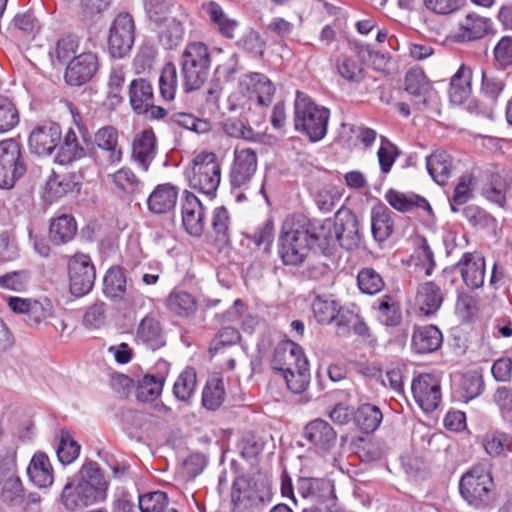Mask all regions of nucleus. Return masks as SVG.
<instances>
[{
  "label": "nucleus",
  "instance_id": "nucleus-3",
  "mask_svg": "<svg viewBox=\"0 0 512 512\" xmlns=\"http://www.w3.org/2000/svg\"><path fill=\"white\" fill-rule=\"evenodd\" d=\"M459 491L470 506L475 508L489 506L496 494L490 466L487 463L472 466L461 476Z\"/></svg>",
  "mask_w": 512,
  "mask_h": 512
},
{
  "label": "nucleus",
  "instance_id": "nucleus-21",
  "mask_svg": "<svg viewBox=\"0 0 512 512\" xmlns=\"http://www.w3.org/2000/svg\"><path fill=\"white\" fill-rule=\"evenodd\" d=\"M457 269L466 286L470 289H479L484 285L486 265L482 253L466 252L456 263Z\"/></svg>",
  "mask_w": 512,
  "mask_h": 512
},
{
  "label": "nucleus",
  "instance_id": "nucleus-19",
  "mask_svg": "<svg viewBox=\"0 0 512 512\" xmlns=\"http://www.w3.org/2000/svg\"><path fill=\"white\" fill-rule=\"evenodd\" d=\"M182 224L187 233L199 237L205 229V208L199 198L185 190L181 205Z\"/></svg>",
  "mask_w": 512,
  "mask_h": 512
},
{
  "label": "nucleus",
  "instance_id": "nucleus-54",
  "mask_svg": "<svg viewBox=\"0 0 512 512\" xmlns=\"http://www.w3.org/2000/svg\"><path fill=\"white\" fill-rule=\"evenodd\" d=\"M171 121L197 134H205L212 129V124L209 120L200 119L192 114L184 112L173 113L171 115Z\"/></svg>",
  "mask_w": 512,
  "mask_h": 512
},
{
  "label": "nucleus",
  "instance_id": "nucleus-17",
  "mask_svg": "<svg viewBox=\"0 0 512 512\" xmlns=\"http://www.w3.org/2000/svg\"><path fill=\"white\" fill-rule=\"evenodd\" d=\"M304 230H307L306 236L311 249L321 253H327L336 245V236L333 232V223L331 219L318 220L307 219L304 216H298Z\"/></svg>",
  "mask_w": 512,
  "mask_h": 512
},
{
  "label": "nucleus",
  "instance_id": "nucleus-41",
  "mask_svg": "<svg viewBox=\"0 0 512 512\" xmlns=\"http://www.w3.org/2000/svg\"><path fill=\"white\" fill-rule=\"evenodd\" d=\"M77 232V224L72 216L61 215L51 221L49 238L56 244H66L71 241Z\"/></svg>",
  "mask_w": 512,
  "mask_h": 512
},
{
  "label": "nucleus",
  "instance_id": "nucleus-10",
  "mask_svg": "<svg viewBox=\"0 0 512 512\" xmlns=\"http://www.w3.org/2000/svg\"><path fill=\"white\" fill-rule=\"evenodd\" d=\"M349 52L342 53L336 60V69L341 78L351 83H360L364 79V60L370 56L369 45L359 41L349 42Z\"/></svg>",
  "mask_w": 512,
  "mask_h": 512
},
{
  "label": "nucleus",
  "instance_id": "nucleus-26",
  "mask_svg": "<svg viewBox=\"0 0 512 512\" xmlns=\"http://www.w3.org/2000/svg\"><path fill=\"white\" fill-rule=\"evenodd\" d=\"M178 188L170 183L157 185L147 198V206L151 213L161 215L170 212L176 206Z\"/></svg>",
  "mask_w": 512,
  "mask_h": 512
},
{
  "label": "nucleus",
  "instance_id": "nucleus-58",
  "mask_svg": "<svg viewBox=\"0 0 512 512\" xmlns=\"http://www.w3.org/2000/svg\"><path fill=\"white\" fill-rule=\"evenodd\" d=\"M400 155L397 146L385 137H381V145L377 151L378 163L383 174H388Z\"/></svg>",
  "mask_w": 512,
  "mask_h": 512
},
{
  "label": "nucleus",
  "instance_id": "nucleus-38",
  "mask_svg": "<svg viewBox=\"0 0 512 512\" xmlns=\"http://www.w3.org/2000/svg\"><path fill=\"white\" fill-rule=\"evenodd\" d=\"M386 201L396 210L405 213L411 211L413 208H421L423 210L432 212L429 202L416 194H405L396 190L390 189L385 195Z\"/></svg>",
  "mask_w": 512,
  "mask_h": 512
},
{
  "label": "nucleus",
  "instance_id": "nucleus-13",
  "mask_svg": "<svg viewBox=\"0 0 512 512\" xmlns=\"http://www.w3.org/2000/svg\"><path fill=\"white\" fill-rule=\"evenodd\" d=\"M256 170V152L250 148L236 149L229 173L232 190L247 189Z\"/></svg>",
  "mask_w": 512,
  "mask_h": 512
},
{
  "label": "nucleus",
  "instance_id": "nucleus-28",
  "mask_svg": "<svg viewBox=\"0 0 512 512\" xmlns=\"http://www.w3.org/2000/svg\"><path fill=\"white\" fill-rule=\"evenodd\" d=\"M129 102L136 114H144L154 102L152 83L145 78L133 79L129 84Z\"/></svg>",
  "mask_w": 512,
  "mask_h": 512
},
{
  "label": "nucleus",
  "instance_id": "nucleus-30",
  "mask_svg": "<svg viewBox=\"0 0 512 512\" xmlns=\"http://www.w3.org/2000/svg\"><path fill=\"white\" fill-rule=\"evenodd\" d=\"M157 374H147L139 381L137 393L142 400H153L162 392L169 363L163 359L156 363Z\"/></svg>",
  "mask_w": 512,
  "mask_h": 512
},
{
  "label": "nucleus",
  "instance_id": "nucleus-51",
  "mask_svg": "<svg viewBox=\"0 0 512 512\" xmlns=\"http://www.w3.org/2000/svg\"><path fill=\"white\" fill-rule=\"evenodd\" d=\"M178 87V73L175 64L166 63L159 77V89L163 99L171 101L175 98Z\"/></svg>",
  "mask_w": 512,
  "mask_h": 512
},
{
  "label": "nucleus",
  "instance_id": "nucleus-45",
  "mask_svg": "<svg viewBox=\"0 0 512 512\" xmlns=\"http://www.w3.org/2000/svg\"><path fill=\"white\" fill-rule=\"evenodd\" d=\"M184 34L185 29L179 20L176 18L166 19L159 30V41L165 49L171 50L182 43Z\"/></svg>",
  "mask_w": 512,
  "mask_h": 512
},
{
  "label": "nucleus",
  "instance_id": "nucleus-52",
  "mask_svg": "<svg viewBox=\"0 0 512 512\" xmlns=\"http://www.w3.org/2000/svg\"><path fill=\"white\" fill-rule=\"evenodd\" d=\"M80 448V445L72 438L68 431L61 430L56 452L58 460L63 465L74 462L79 456Z\"/></svg>",
  "mask_w": 512,
  "mask_h": 512
},
{
  "label": "nucleus",
  "instance_id": "nucleus-36",
  "mask_svg": "<svg viewBox=\"0 0 512 512\" xmlns=\"http://www.w3.org/2000/svg\"><path fill=\"white\" fill-rule=\"evenodd\" d=\"M31 482L39 488H47L53 484V468L48 456L42 452L34 454L27 468Z\"/></svg>",
  "mask_w": 512,
  "mask_h": 512
},
{
  "label": "nucleus",
  "instance_id": "nucleus-34",
  "mask_svg": "<svg viewBox=\"0 0 512 512\" xmlns=\"http://www.w3.org/2000/svg\"><path fill=\"white\" fill-rule=\"evenodd\" d=\"M83 142L84 139H79L75 131L69 129L57 147L59 149L55 161L61 165H67L85 157L86 149Z\"/></svg>",
  "mask_w": 512,
  "mask_h": 512
},
{
  "label": "nucleus",
  "instance_id": "nucleus-43",
  "mask_svg": "<svg viewBox=\"0 0 512 512\" xmlns=\"http://www.w3.org/2000/svg\"><path fill=\"white\" fill-rule=\"evenodd\" d=\"M168 309L181 317H190L197 310L194 296L183 290H173L167 298Z\"/></svg>",
  "mask_w": 512,
  "mask_h": 512
},
{
  "label": "nucleus",
  "instance_id": "nucleus-61",
  "mask_svg": "<svg viewBox=\"0 0 512 512\" xmlns=\"http://www.w3.org/2000/svg\"><path fill=\"white\" fill-rule=\"evenodd\" d=\"M240 455L247 461H255L264 449V443L260 437L254 434H245L239 444Z\"/></svg>",
  "mask_w": 512,
  "mask_h": 512
},
{
  "label": "nucleus",
  "instance_id": "nucleus-20",
  "mask_svg": "<svg viewBox=\"0 0 512 512\" xmlns=\"http://www.w3.org/2000/svg\"><path fill=\"white\" fill-rule=\"evenodd\" d=\"M405 90L411 95L417 109L421 111L425 110L435 97L431 82L419 68H412L406 73Z\"/></svg>",
  "mask_w": 512,
  "mask_h": 512
},
{
  "label": "nucleus",
  "instance_id": "nucleus-1",
  "mask_svg": "<svg viewBox=\"0 0 512 512\" xmlns=\"http://www.w3.org/2000/svg\"><path fill=\"white\" fill-rule=\"evenodd\" d=\"M108 481L98 463L89 461L81 467L79 479L68 482L62 491L63 505L71 511L85 509L107 497Z\"/></svg>",
  "mask_w": 512,
  "mask_h": 512
},
{
  "label": "nucleus",
  "instance_id": "nucleus-39",
  "mask_svg": "<svg viewBox=\"0 0 512 512\" xmlns=\"http://www.w3.org/2000/svg\"><path fill=\"white\" fill-rule=\"evenodd\" d=\"M427 171L439 185L446 183L451 174L452 159L446 151H435L426 158Z\"/></svg>",
  "mask_w": 512,
  "mask_h": 512
},
{
  "label": "nucleus",
  "instance_id": "nucleus-22",
  "mask_svg": "<svg viewBox=\"0 0 512 512\" xmlns=\"http://www.w3.org/2000/svg\"><path fill=\"white\" fill-rule=\"evenodd\" d=\"M472 71L469 67L461 65L452 76L449 88V97L452 103L462 105L467 101V109L475 113H484L478 102L469 99L471 94Z\"/></svg>",
  "mask_w": 512,
  "mask_h": 512
},
{
  "label": "nucleus",
  "instance_id": "nucleus-14",
  "mask_svg": "<svg viewBox=\"0 0 512 512\" xmlns=\"http://www.w3.org/2000/svg\"><path fill=\"white\" fill-rule=\"evenodd\" d=\"M332 223L336 243H339L341 247L347 250H352L359 246L361 242L359 222L357 216L350 209L340 208L336 212Z\"/></svg>",
  "mask_w": 512,
  "mask_h": 512
},
{
  "label": "nucleus",
  "instance_id": "nucleus-48",
  "mask_svg": "<svg viewBox=\"0 0 512 512\" xmlns=\"http://www.w3.org/2000/svg\"><path fill=\"white\" fill-rule=\"evenodd\" d=\"M224 382L220 378H212L207 381L202 392V405L211 411L217 410L224 402Z\"/></svg>",
  "mask_w": 512,
  "mask_h": 512
},
{
  "label": "nucleus",
  "instance_id": "nucleus-46",
  "mask_svg": "<svg viewBox=\"0 0 512 512\" xmlns=\"http://www.w3.org/2000/svg\"><path fill=\"white\" fill-rule=\"evenodd\" d=\"M382 419V412L372 404L360 406L355 415L356 424L364 433L374 432L381 424Z\"/></svg>",
  "mask_w": 512,
  "mask_h": 512
},
{
  "label": "nucleus",
  "instance_id": "nucleus-42",
  "mask_svg": "<svg viewBox=\"0 0 512 512\" xmlns=\"http://www.w3.org/2000/svg\"><path fill=\"white\" fill-rule=\"evenodd\" d=\"M127 288V280L119 266L109 268L103 279V292L112 300L123 299Z\"/></svg>",
  "mask_w": 512,
  "mask_h": 512
},
{
  "label": "nucleus",
  "instance_id": "nucleus-23",
  "mask_svg": "<svg viewBox=\"0 0 512 512\" xmlns=\"http://www.w3.org/2000/svg\"><path fill=\"white\" fill-rule=\"evenodd\" d=\"M157 154V139L152 129L136 134L132 141L131 160L142 171L147 172Z\"/></svg>",
  "mask_w": 512,
  "mask_h": 512
},
{
  "label": "nucleus",
  "instance_id": "nucleus-2",
  "mask_svg": "<svg viewBox=\"0 0 512 512\" xmlns=\"http://www.w3.org/2000/svg\"><path fill=\"white\" fill-rule=\"evenodd\" d=\"M329 118V109L316 104L306 93L296 91L293 116L296 131L306 135L311 142H318L327 134Z\"/></svg>",
  "mask_w": 512,
  "mask_h": 512
},
{
  "label": "nucleus",
  "instance_id": "nucleus-32",
  "mask_svg": "<svg viewBox=\"0 0 512 512\" xmlns=\"http://www.w3.org/2000/svg\"><path fill=\"white\" fill-rule=\"evenodd\" d=\"M395 214L385 205L379 204L371 210V232L375 241H386L394 231Z\"/></svg>",
  "mask_w": 512,
  "mask_h": 512
},
{
  "label": "nucleus",
  "instance_id": "nucleus-47",
  "mask_svg": "<svg viewBox=\"0 0 512 512\" xmlns=\"http://www.w3.org/2000/svg\"><path fill=\"white\" fill-rule=\"evenodd\" d=\"M338 309V302L329 297L316 296L312 302L314 318L322 325L331 324L337 316Z\"/></svg>",
  "mask_w": 512,
  "mask_h": 512
},
{
  "label": "nucleus",
  "instance_id": "nucleus-57",
  "mask_svg": "<svg viewBox=\"0 0 512 512\" xmlns=\"http://www.w3.org/2000/svg\"><path fill=\"white\" fill-rule=\"evenodd\" d=\"M19 123V113L14 103L0 96V133L12 130Z\"/></svg>",
  "mask_w": 512,
  "mask_h": 512
},
{
  "label": "nucleus",
  "instance_id": "nucleus-49",
  "mask_svg": "<svg viewBox=\"0 0 512 512\" xmlns=\"http://www.w3.org/2000/svg\"><path fill=\"white\" fill-rule=\"evenodd\" d=\"M484 390L483 377L477 372L465 373L459 383V396L468 402L480 396Z\"/></svg>",
  "mask_w": 512,
  "mask_h": 512
},
{
  "label": "nucleus",
  "instance_id": "nucleus-18",
  "mask_svg": "<svg viewBox=\"0 0 512 512\" xmlns=\"http://www.w3.org/2000/svg\"><path fill=\"white\" fill-rule=\"evenodd\" d=\"M296 489L303 507H321L333 493V485L329 480L315 477H299Z\"/></svg>",
  "mask_w": 512,
  "mask_h": 512
},
{
  "label": "nucleus",
  "instance_id": "nucleus-40",
  "mask_svg": "<svg viewBox=\"0 0 512 512\" xmlns=\"http://www.w3.org/2000/svg\"><path fill=\"white\" fill-rule=\"evenodd\" d=\"M302 352V347L291 340L280 342L274 349L271 368L279 374L288 371L287 366L291 365V361H294L298 356L297 354Z\"/></svg>",
  "mask_w": 512,
  "mask_h": 512
},
{
  "label": "nucleus",
  "instance_id": "nucleus-5",
  "mask_svg": "<svg viewBox=\"0 0 512 512\" xmlns=\"http://www.w3.org/2000/svg\"><path fill=\"white\" fill-rule=\"evenodd\" d=\"M306 233L298 216L284 221L278 239V255L284 265L298 266L308 257L312 249Z\"/></svg>",
  "mask_w": 512,
  "mask_h": 512
},
{
  "label": "nucleus",
  "instance_id": "nucleus-50",
  "mask_svg": "<svg viewBox=\"0 0 512 512\" xmlns=\"http://www.w3.org/2000/svg\"><path fill=\"white\" fill-rule=\"evenodd\" d=\"M357 285L362 293L375 295L383 290L385 282L375 269L366 267L358 272Z\"/></svg>",
  "mask_w": 512,
  "mask_h": 512
},
{
  "label": "nucleus",
  "instance_id": "nucleus-9",
  "mask_svg": "<svg viewBox=\"0 0 512 512\" xmlns=\"http://www.w3.org/2000/svg\"><path fill=\"white\" fill-rule=\"evenodd\" d=\"M69 288L76 297L88 294L95 282V266L89 255L76 253L68 261Z\"/></svg>",
  "mask_w": 512,
  "mask_h": 512
},
{
  "label": "nucleus",
  "instance_id": "nucleus-29",
  "mask_svg": "<svg viewBox=\"0 0 512 512\" xmlns=\"http://www.w3.org/2000/svg\"><path fill=\"white\" fill-rule=\"evenodd\" d=\"M490 28L491 21L489 18L475 13L467 14L459 21L455 39L458 42L474 41L485 36Z\"/></svg>",
  "mask_w": 512,
  "mask_h": 512
},
{
  "label": "nucleus",
  "instance_id": "nucleus-31",
  "mask_svg": "<svg viewBox=\"0 0 512 512\" xmlns=\"http://www.w3.org/2000/svg\"><path fill=\"white\" fill-rule=\"evenodd\" d=\"M372 310L380 324L386 327H397L402 322L400 303L391 295L377 298L372 304Z\"/></svg>",
  "mask_w": 512,
  "mask_h": 512
},
{
  "label": "nucleus",
  "instance_id": "nucleus-59",
  "mask_svg": "<svg viewBox=\"0 0 512 512\" xmlns=\"http://www.w3.org/2000/svg\"><path fill=\"white\" fill-rule=\"evenodd\" d=\"M230 217L224 206L217 207L212 213L211 226L217 241L226 243L229 241Z\"/></svg>",
  "mask_w": 512,
  "mask_h": 512
},
{
  "label": "nucleus",
  "instance_id": "nucleus-12",
  "mask_svg": "<svg viewBox=\"0 0 512 512\" xmlns=\"http://www.w3.org/2000/svg\"><path fill=\"white\" fill-rule=\"evenodd\" d=\"M62 131L58 123L45 121L36 125L28 137V146L32 154L50 156L59 146Z\"/></svg>",
  "mask_w": 512,
  "mask_h": 512
},
{
  "label": "nucleus",
  "instance_id": "nucleus-27",
  "mask_svg": "<svg viewBox=\"0 0 512 512\" xmlns=\"http://www.w3.org/2000/svg\"><path fill=\"white\" fill-rule=\"evenodd\" d=\"M304 437L320 450L328 451L336 443V432L323 419L310 421L304 428Z\"/></svg>",
  "mask_w": 512,
  "mask_h": 512
},
{
  "label": "nucleus",
  "instance_id": "nucleus-7",
  "mask_svg": "<svg viewBox=\"0 0 512 512\" xmlns=\"http://www.w3.org/2000/svg\"><path fill=\"white\" fill-rule=\"evenodd\" d=\"M135 22L128 12H120L113 19L108 33V52L113 58L129 55L135 41Z\"/></svg>",
  "mask_w": 512,
  "mask_h": 512
},
{
  "label": "nucleus",
  "instance_id": "nucleus-62",
  "mask_svg": "<svg viewBox=\"0 0 512 512\" xmlns=\"http://www.w3.org/2000/svg\"><path fill=\"white\" fill-rule=\"evenodd\" d=\"M238 47L253 56H262L265 49V42L260 34L253 30H247L237 41Z\"/></svg>",
  "mask_w": 512,
  "mask_h": 512
},
{
  "label": "nucleus",
  "instance_id": "nucleus-53",
  "mask_svg": "<svg viewBox=\"0 0 512 512\" xmlns=\"http://www.w3.org/2000/svg\"><path fill=\"white\" fill-rule=\"evenodd\" d=\"M512 438L503 432L494 431L485 435L483 446L485 451L493 457L500 456L511 450Z\"/></svg>",
  "mask_w": 512,
  "mask_h": 512
},
{
  "label": "nucleus",
  "instance_id": "nucleus-6",
  "mask_svg": "<svg viewBox=\"0 0 512 512\" xmlns=\"http://www.w3.org/2000/svg\"><path fill=\"white\" fill-rule=\"evenodd\" d=\"M208 47L202 42H191L184 48L181 59L182 86L185 92L197 90L206 82L210 69Z\"/></svg>",
  "mask_w": 512,
  "mask_h": 512
},
{
  "label": "nucleus",
  "instance_id": "nucleus-55",
  "mask_svg": "<svg viewBox=\"0 0 512 512\" xmlns=\"http://www.w3.org/2000/svg\"><path fill=\"white\" fill-rule=\"evenodd\" d=\"M195 387L196 372L193 368H186L174 383L173 393L177 399L187 401L194 393Z\"/></svg>",
  "mask_w": 512,
  "mask_h": 512
},
{
  "label": "nucleus",
  "instance_id": "nucleus-56",
  "mask_svg": "<svg viewBox=\"0 0 512 512\" xmlns=\"http://www.w3.org/2000/svg\"><path fill=\"white\" fill-rule=\"evenodd\" d=\"M138 506L141 512H166L168 498L162 491L148 492L139 496Z\"/></svg>",
  "mask_w": 512,
  "mask_h": 512
},
{
  "label": "nucleus",
  "instance_id": "nucleus-63",
  "mask_svg": "<svg viewBox=\"0 0 512 512\" xmlns=\"http://www.w3.org/2000/svg\"><path fill=\"white\" fill-rule=\"evenodd\" d=\"M240 340V333L234 327H224L222 328L214 339L211 341L209 352L212 355L217 354L223 347L232 346L238 343Z\"/></svg>",
  "mask_w": 512,
  "mask_h": 512
},
{
  "label": "nucleus",
  "instance_id": "nucleus-60",
  "mask_svg": "<svg viewBox=\"0 0 512 512\" xmlns=\"http://www.w3.org/2000/svg\"><path fill=\"white\" fill-rule=\"evenodd\" d=\"M113 183L122 191L133 193L140 189L141 181L135 173L127 167H122L112 174Z\"/></svg>",
  "mask_w": 512,
  "mask_h": 512
},
{
  "label": "nucleus",
  "instance_id": "nucleus-24",
  "mask_svg": "<svg viewBox=\"0 0 512 512\" xmlns=\"http://www.w3.org/2000/svg\"><path fill=\"white\" fill-rule=\"evenodd\" d=\"M98 70V58L92 52L74 57L66 68L65 80L69 85L80 86L88 82Z\"/></svg>",
  "mask_w": 512,
  "mask_h": 512
},
{
  "label": "nucleus",
  "instance_id": "nucleus-35",
  "mask_svg": "<svg viewBox=\"0 0 512 512\" xmlns=\"http://www.w3.org/2000/svg\"><path fill=\"white\" fill-rule=\"evenodd\" d=\"M442 341V333L434 325L417 327L412 335V347L419 354L436 351L441 346Z\"/></svg>",
  "mask_w": 512,
  "mask_h": 512
},
{
  "label": "nucleus",
  "instance_id": "nucleus-44",
  "mask_svg": "<svg viewBox=\"0 0 512 512\" xmlns=\"http://www.w3.org/2000/svg\"><path fill=\"white\" fill-rule=\"evenodd\" d=\"M481 94L491 103H495L505 88V73L487 70L481 72Z\"/></svg>",
  "mask_w": 512,
  "mask_h": 512
},
{
  "label": "nucleus",
  "instance_id": "nucleus-15",
  "mask_svg": "<svg viewBox=\"0 0 512 512\" xmlns=\"http://www.w3.org/2000/svg\"><path fill=\"white\" fill-rule=\"evenodd\" d=\"M97 147L95 158L102 167H108L121 162L123 152L118 144V131L113 126H104L94 135Z\"/></svg>",
  "mask_w": 512,
  "mask_h": 512
},
{
  "label": "nucleus",
  "instance_id": "nucleus-37",
  "mask_svg": "<svg viewBox=\"0 0 512 512\" xmlns=\"http://www.w3.org/2000/svg\"><path fill=\"white\" fill-rule=\"evenodd\" d=\"M203 8L210 21L216 26L223 37L228 39L235 37V32L239 26V22L236 19L229 17L223 8L214 1L205 3Z\"/></svg>",
  "mask_w": 512,
  "mask_h": 512
},
{
  "label": "nucleus",
  "instance_id": "nucleus-25",
  "mask_svg": "<svg viewBox=\"0 0 512 512\" xmlns=\"http://www.w3.org/2000/svg\"><path fill=\"white\" fill-rule=\"evenodd\" d=\"M135 341L152 351L164 347L166 338L160 321L154 316H145L137 325Z\"/></svg>",
  "mask_w": 512,
  "mask_h": 512
},
{
  "label": "nucleus",
  "instance_id": "nucleus-4",
  "mask_svg": "<svg viewBox=\"0 0 512 512\" xmlns=\"http://www.w3.org/2000/svg\"><path fill=\"white\" fill-rule=\"evenodd\" d=\"M184 177L191 189L215 197L221 182V167L216 154L202 151L195 155L185 167Z\"/></svg>",
  "mask_w": 512,
  "mask_h": 512
},
{
  "label": "nucleus",
  "instance_id": "nucleus-33",
  "mask_svg": "<svg viewBox=\"0 0 512 512\" xmlns=\"http://www.w3.org/2000/svg\"><path fill=\"white\" fill-rule=\"evenodd\" d=\"M415 302L422 314L430 316L440 309L443 303V293L434 282H425L418 286Z\"/></svg>",
  "mask_w": 512,
  "mask_h": 512
},
{
  "label": "nucleus",
  "instance_id": "nucleus-16",
  "mask_svg": "<svg viewBox=\"0 0 512 512\" xmlns=\"http://www.w3.org/2000/svg\"><path fill=\"white\" fill-rule=\"evenodd\" d=\"M411 391L416 403L425 412L434 411L441 402L439 380L432 374H420L413 379Z\"/></svg>",
  "mask_w": 512,
  "mask_h": 512
},
{
  "label": "nucleus",
  "instance_id": "nucleus-11",
  "mask_svg": "<svg viewBox=\"0 0 512 512\" xmlns=\"http://www.w3.org/2000/svg\"><path fill=\"white\" fill-rule=\"evenodd\" d=\"M239 87L243 96L259 107H268L275 94L273 82L259 72L244 74L239 80Z\"/></svg>",
  "mask_w": 512,
  "mask_h": 512
},
{
  "label": "nucleus",
  "instance_id": "nucleus-64",
  "mask_svg": "<svg viewBox=\"0 0 512 512\" xmlns=\"http://www.w3.org/2000/svg\"><path fill=\"white\" fill-rule=\"evenodd\" d=\"M13 22L19 34L27 40L34 39L40 29L36 18L29 12L17 14Z\"/></svg>",
  "mask_w": 512,
  "mask_h": 512
},
{
  "label": "nucleus",
  "instance_id": "nucleus-8",
  "mask_svg": "<svg viewBox=\"0 0 512 512\" xmlns=\"http://www.w3.org/2000/svg\"><path fill=\"white\" fill-rule=\"evenodd\" d=\"M26 172L20 144L14 139L0 142V188L12 189Z\"/></svg>",
  "mask_w": 512,
  "mask_h": 512
}]
</instances>
